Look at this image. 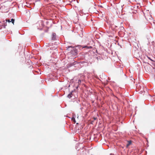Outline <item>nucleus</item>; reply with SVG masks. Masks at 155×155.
Returning a JSON list of instances; mask_svg holds the SVG:
<instances>
[{"instance_id": "nucleus-1", "label": "nucleus", "mask_w": 155, "mask_h": 155, "mask_svg": "<svg viewBox=\"0 0 155 155\" xmlns=\"http://www.w3.org/2000/svg\"><path fill=\"white\" fill-rule=\"evenodd\" d=\"M74 81H78L76 82L77 85L75 87H79L80 86H82L83 85L85 86L84 84L85 76L83 75H81V77L79 79L77 78H74L71 80V82H74Z\"/></svg>"}, {"instance_id": "nucleus-2", "label": "nucleus", "mask_w": 155, "mask_h": 155, "mask_svg": "<svg viewBox=\"0 0 155 155\" xmlns=\"http://www.w3.org/2000/svg\"><path fill=\"white\" fill-rule=\"evenodd\" d=\"M37 29L40 30H42L43 26V24L42 21H39L36 24Z\"/></svg>"}, {"instance_id": "nucleus-3", "label": "nucleus", "mask_w": 155, "mask_h": 155, "mask_svg": "<svg viewBox=\"0 0 155 155\" xmlns=\"http://www.w3.org/2000/svg\"><path fill=\"white\" fill-rule=\"evenodd\" d=\"M70 53L72 54V56L73 57H75L78 54V50L74 47L73 48L71 51H70Z\"/></svg>"}, {"instance_id": "nucleus-4", "label": "nucleus", "mask_w": 155, "mask_h": 155, "mask_svg": "<svg viewBox=\"0 0 155 155\" xmlns=\"http://www.w3.org/2000/svg\"><path fill=\"white\" fill-rule=\"evenodd\" d=\"M56 38V34L54 33H53L52 34V40H55Z\"/></svg>"}, {"instance_id": "nucleus-5", "label": "nucleus", "mask_w": 155, "mask_h": 155, "mask_svg": "<svg viewBox=\"0 0 155 155\" xmlns=\"http://www.w3.org/2000/svg\"><path fill=\"white\" fill-rule=\"evenodd\" d=\"M74 47H72L71 46H68V47H66L67 48V50L68 51H70V52L73 49V48H74Z\"/></svg>"}, {"instance_id": "nucleus-6", "label": "nucleus", "mask_w": 155, "mask_h": 155, "mask_svg": "<svg viewBox=\"0 0 155 155\" xmlns=\"http://www.w3.org/2000/svg\"><path fill=\"white\" fill-rule=\"evenodd\" d=\"M73 92V91H72L71 93L68 95V97L69 98H70L72 96V92Z\"/></svg>"}, {"instance_id": "nucleus-7", "label": "nucleus", "mask_w": 155, "mask_h": 155, "mask_svg": "<svg viewBox=\"0 0 155 155\" xmlns=\"http://www.w3.org/2000/svg\"><path fill=\"white\" fill-rule=\"evenodd\" d=\"M15 21V20L14 19L12 18L11 19V20L10 21H11V22H12L13 24H14Z\"/></svg>"}, {"instance_id": "nucleus-8", "label": "nucleus", "mask_w": 155, "mask_h": 155, "mask_svg": "<svg viewBox=\"0 0 155 155\" xmlns=\"http://www.w3.org/2000/svg\"><path fill=\"white\" fill-rule=\"evenodd\" d=\"M7 25L6 22L4 23L2 25V26L3 27V28H5V27Z\"/></svg>"}, {"instance_id": "nucleus-9", "label": "nucleus", "mask_w": 155, "mask_h": 155, "mask_svg": "<svg viewBox=\"0 0 155 155\" xmlns=\"http://www.w3.org/2000/svg\"><path fill=\"white\" fill-rule=\"evenodd\" d=\"M76 61H75L74 62H73V63L70 64L71 65V66H72L76 64Z\"/></svg>"}, {"instance_id": "nucleus-10", "label": "nucleus", "mask_w": 155, "mask_h": 155, "mask_svg": "<svg viewBox=\"0 0 155 155\" xmlns=\"http://www.w3.org/2000/svg\"><path fill=\"white\" fill-rule=\"evenodd\" d=\"M131 141H128V144L127 145V146L128 147L131 144Z\"/></svg>"}, {"instance_id": "nucleus-11", "label": "nucleus", "mask_w": 155, "mask_h": 155, "mask_svg": "<svg viewBox=\"0 0 155 155\" xmlns=\"http://www.w3.org/2000/svg\"><path fill=\"white\" fill-rule=\"evenodd\" d=\"M147 57L150 60V61H154L155 62V61L153 60L152 59H151L150 57H148V56H147Z\"/></svg>"}, {"instance_id": "nucleus-12", "label": "nucleus", "mask_w": 155, "mask_h": 155, "mask_svg": "<svg viewBox=\"0 0 155 155\" xmlns=\"http://www.w3.org/2000/svg\"><path fill=\"white\" fill-rule=\"evenodd\" d=\"M72 120L74 122V123H75L76 121L75 120V119L74 117H72Z\"/></svg>"}, {"instance_id": "nucleus-13", "label": "nucleus", "mask_w": 155, "mask_h": 155, "mask_svg": "<svg viewBox=\"0 0 155 155\" xmlns=\"http://www.w3.org/2000/svg\"><path fill=\"white\" fill-rule=\"evenodd\" d=\"M5 21L6 22H8L9 23L11 22L10 20L9 19H6Z\"/></svg>"}, {"instance_id": "nucleus-14", "label": "nucleus", "mask_w": 155, "mask_h": 155, "mask_svg": "<svg viewBox=\"0 0 155 155\" xmlns=\"http://www.w3.org/2000/svg\"><path fill=\"white\" fill-rule=\"evenodd\" d=\"M52 44H51V43L48 44L47 45H46V46H48V47H49L50 46H51V45H52Z\"/></svg>"}, {"instance_id": "nucleus-15", "label": "nucleus", "mask_w": 155, "mask_h": 155, "mask_svg": "<svg viewBox=\"0 0 155 155\" xmlns=\"http://www.w3.org/2000/svg\"><path fill=\"white\" fill-rule=\"evenodd\" d=\"M84 61H82V62H81V63L82 64L84 63Z\"/></svg>"}, {"instance_id": "nucleus-16", "label": "nucleus", "mask_w": 155, "mask_h": 155, "mask_svg": "<svg viewBox=\"0 0 155 155\" xmlns=\"http://www.w3.org/2000/svg\"><path fill=\"white\" fill-rule=\"evenodd\" d=\"M51 50H53V48H50Z\"/></svg>"}, {"instance_id": "nucleus-17", "label": "nucleus", "mask_w": 155, "mask_h": 155, "mask_svg": "<svg viewBox=\"0 0 155 155\" xmlns=\"http://www.w3.org/2000/svg\"><path fill=\"white\" fill-rule=\"evenodd\" d=\"M91 48V47H88V48Z\"/></svg>"}, {"instance_id": "nucleus-18", "label": "nucleus", "mask_w": 155, "mask_h": 155, "mask_svg": "<svg viewBox=\"0 0 155 155\" xmlns=\"http://www.w3.org/2000/svg\"><path fill=\"white\" fill-rule=\"evenodd\" d=\"M70 86V85H69V86H68V87H69Z\"/></svg>"}, {"instance_id": "nucleus-19", "label": "nucleus", "mask_w": 155, "mask_h": 155, "mask_svg": "<svg viewBox=\"0 0 155 155\" xmlns=\"http://www.w3.org/2000/svg\"><path fill=\"white\" fill-rule=\"evenodd\" d=\"M100 7H102V6H101H101H100Z\"/></svg>"}, {"instance_id": "nucleus-20", "label": "nucleus", "mask_w": 155, "mask_h": 155, "mask_svg": "<svg viewBox=\"0 0 155 155\" xmlns=\"http://www.w3.org/2000/svg\"><path fill=\"white\" fill-rule=\"evenodd\" d=\"M98 57H97V59H98Z\"/></svg>"}]
</instances>
